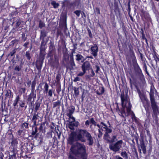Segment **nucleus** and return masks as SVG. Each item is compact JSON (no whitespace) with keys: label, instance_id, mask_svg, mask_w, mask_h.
<instances>
[{"label":"nucleus","instance_id":"obj_1","mask_svg":"<svg viewBox=\"0 0 159 159\" xmlns=\"http://www.w3.org/2000/svg\"><path fill=\"white\" fill-rule=\"evenodd\" d=\"M130 76L132 80L136 81L138 78L143 84L146 83L144 76L138 64L135 53L130 48Z\"/></svg>","mask_w":159,"mask_h":159},{"label":"nucleus","instance_id":"obj_2","mask_svg":"<svg viewBox=\"0 0 159 159\" xmlns=\"http://www.w3.org/2000/svg\"><path fill=\"white\" fill-rule=\"evenodd\" d=\"M156 90L152 84L151 85L150 92L149 93L151 107L153 111V115L155 117H157L159 110L157 103L156 101L154 96V91Z\"/></svg>","mask_w":159,"mask_h":159},{"label":"nucleus","instance_id":"obj_3","mask_svg":"<svg viewBox=\"0 0 159 159\" xmlns=\"http://www.w3.org/2000/svg\"><path fill=\"white\" fill-rule=\"evenodd\" d=\"M132 138H130V140H131L133 144L131 145V149H136L135 146V143L134 142L135 140L138 145L139 149H140L139 147H140L141 149H146V147L148 145V141L147 140L145 141L144 140V137L143 136H141L140 138L139 139V141L138 142V139L139 137L138 134H136L133 136L132 135H131Z\"/></svg>","mask_w":159,"mask_h":159},{"label":"nucleus","instance_id":"obj_4","mask_svg":"<svg viewBox=\"0 0 159 159\" xmlns=\"http://www.w3.org/2000/svg\"><path fill=\"white\" fill-rule=\"evenodd\" d=\"M78 138L80 141L85 142L86 140L89 145H92L93 143V140L91 134L85 129H80V133Z\"/></svg>","mask_w":159,"mask_h":159},{"label":"nucleus","instance_id":"obj_5","mask_svg":"<svg viewBox=\"0 0 159 159\" xmlns=\"http://www.w3.org/2000/svg\"><path fill=\"white\" fill-rule=\"evenodd\" d=\"M69 153L70 159H87L85 150H70Z\"/></svg>","mask_w":159,"mask_h":159},{"label":"nucleus","instance_id":"obj_6","mask_svg":"<svg viewBox=\"0 0 159 159\" xmlns=\"http://www.w3.org/2000/svg\"><path fill=\"white\" fill-rule=\"evenodd\" d=\"M80 133V129L78 130L76 134L75 132H72L71 133L68 139V143L69 144L72 145L75 141L80 140L78 138V136Z\"/></svg>","mask_w":159,"mask_h":159},{"label":"nucleus","instance_id":"obj_7","mask_svg":"<svg viewBox=\"0 0 159 159\" xmlns=\"http://www.w3.org/2000/svg\"><path fill=\"white\" fill-rule=\"evenodd\" d=\"M141 100L145 110L146 111H148L150 104L148 99L145 96L143 95Z\"/></svg>","mask_w":159,"mask_h":159},{"label":"nucleus","instance_id":"obj_8","mask_svg":"<svg viewBox=\"0 0 159 159\" xmlns=\"http://www.w3.org/2000/svg\"><path fill=\"white\" fill-rule=\"evenodd\" d=\"M140 15L143 20L148 21L151 19L149 14L143 10L140 11Z\"/></svg>","mask_w":159,"mask_h":159},{"label":"nucleus","instance_id":"obj_9","mask_svg":"<svg viewBox=\"0 0 159 159\" xmlns=\"http://www.w3.org/2000/svg\"><path fill=\"white\" fill-rule=\"evenodd\" d=\"M92 66L90 62L88 61H86L84 62L82 65L81 68L86 72L87 70H89L91 69Z\"/></svg>","mask_w":159,"mask_h":159},{"label":"nucleus","instance_id":"obj_10","mask_svg":"<svg viewBox=\"0 0 159 159\" xmlns=\"http://www.w3.org/2000/svg\"><path fill=\"white\" fill-rule=\"evenodd\" d=\"M131 106L132 105H131L130 103V115L131 116L133 121L135 122L136 124L138 125L139 123V122L138 118L136 117L134 112L131 110Z\"/></svg>","mask_w":159,"mask_h":159},{"label":"nucleus","instance_id":"obj_11","mask_svg":"<svg viewBox=\"0 0 159 159\" xmlns=\"http://www.w3.org/2000/svg\"><path fill=\"white\" fill-rule=\"evenodd\" d=\"M74 148L77 149H85V146L83 144L77 142L75 145H72L70 149H73Z\"/></svg>","mask_w":159,"mask_h":159},{"label":"nucleus","instance_id":"obj_12","mask_svg":"<svg viewBox=\"0 0 159 159\" xmlns=\"http://www.w3.org/2000/svg\"><path fill=\"white\" fill-rule=\"evenodd\" d=\"M98 49V47L96 44H95L93 46H92L91 48V50L92 52L91 54L95 57L97 56Z\"/></svg>","mask_w":159,"mask_h":159},{"label":"nucleus","instance_id":"obj_13","mask_svg":"<svg viewBox=\"0 0 159 159\" xmlns=\"http://www.w3.org/2000/svg\"><path fill=\"white\" fill-rule=\"evenodd\" d=\"M122 145V140H120L118 141L113 147H110V149H120Z\"/></svg>","mask_w":159,"mask_h":159},{"label":"nucleus","instance_id":"obj_14","mask_svg":"<svg viewBox=\"0 0 159 159\" xmlns=\"http://www.w3.org/2000/svg\"><path fill=\"white\" fill-rule=\"evenodd\" d=\"M79 123L78 122H70L68 124V127L71 130H74L75 129V127H77Z\"/></svg>","mask_w":159,"mask_h":159},{"label":"nucleus","instance_id":"obj_15","mask_svg":"<svg viewBox=\"0 0 159 159\" xmlns=\"http://www.w3.org/2000/svg\"><path fill=\"white\" fill-rule=\"evenodd\" d=\"M75 110V107L73 106H72L70 107L67 111V116L68 117H70L74 113Z\"/></svg>","mask_w":159,"mask_h":159},{"label":"nucleus","instance_id":"obj_16","mask_svg":"<svg viewBox=\"0 0 159 159\" xmlns=\"http://www.w3.org/2000/svg\"><path fill=\"white\" fill-rule=\"evenodd\" d=\"M47 42H45V41H42L40 48V52H45L46 49V45Z\"/></svg>","mask_w":159,"mask_h":159},{"label":"nucleus","instance_id":"obj_17","mask_svg":"<svg viewBox=\"0 0 159 159\" xmlns=\"http://www.w3.org/2000/svg\"><path fill=\"white\" fill-rule=\"evenodd\" d=\"M45 52H40L39 53V60L41 62V66L42 65L43 61L45 58Z\"/></svg>","mask_w":159,"mask_h":159},{"label":"nucleus","instance_id":"obj_18","mask_svg":"<svg viewBox=\"0 0 159 159\" xmlns=\"http://www.w3.org/2000/svg\"><path fill=\"white\" fill-rule=\"evenodd\" d=\"M112 129H111L108 128L106 129L105 130V134L104 135V138L105 139H106V138L109 137V134L112 132Z\"/></svg>","mask_w":159,"mask_h":159},{"label":"nucleus","instance_id":"obj_19","mask_svg":"<svg viewBox=\"0 0 159 159\" xmlns=\"http://www.w3.org/2000/svg\"><path fill=\"white\" fill-rule=\"evenodd\" d=\"M121 99L122 102V104L123 106H124L126 105L127 102V98L125 95L121 94Z\"/></svg>","mask_w":159,"mask_h":159},{"label":"nucleus","instance_id":"obj_20","mask_svg":"<svg viewBox=\"0 0 159 159\" xmlns=\"http://www.w3.org/2000/svg\"><path fill=\"white\" fill-rule=\"evenodd\" d=\"M38 112L36 114L35 113L34 114L33 117L32 119V120L33 121L34 125H36V120L38 119L39 117Z\"/></svg>","mask_w":159,"mask_h":159},{"label":"nucleus","instance_id":"obj_21","mask_svg":"<svg viewBox=\"0 0 159 159\" xmlns=\"http://www.w3.org/2000/svg\"><path fill=\"white\" fill-rule=\"evenodd\" d=\"M47 32L45 30H43L41 31L40 39L42 40V41H44V38L47 36Z\"/></svg>","mask_w":159,"mask_h":159},{"label":"nucleus","instance_id":"obj_22","mask_svg":"<svg viewBox=\"0 0 159 159\" xmlns=\"http://www.w3.org/2000/svg\"><path fill=\"white\" fill-rule=\"evenodd\" d=\"M9 159H13V158H15L16 156V153L14 150H11L9 152Z\"/></svg>","mask_w":159,"mask_h":159},{"label":"nucleus","instance_id":"obj_23","mask_svg":"<svg viewBox=\"0 0 159 159\" xmlns=\"http://www.w3.org/2000/svg\"><path fill=\"white\" fill-rule=\"evenodd\" d=\"M146 132H147V134L149 138V143L148 145L149 147V149H152V144H151V142H152V141H151V135L150 134V132L149 131L148 129L146 130Z\"/></svg>","mask_w":159,"mask_h":159},{"label":"nucleus","instance_id":"obj_24","mask_svg":"<svg viewBox=\"0 0 159 159\" xmlns=\"http://www.w3.org/2000/svg\"><path fill=\"white\" fill-rule=\"evenodd\" d=\"M70 64L71 68L70 69L72 70L74 69V67L75 66V64L74 61L73 53L72 54V55L70 56Z\"/></svg>","mask_w":159,"mask_h":159},{"label":"nucleus","instance_id":"obj_25","mask_svg":"<svg viewBox=\"0 0 159 159\" xmlns=\"http://www.w3.org/2000/svg\"><path fill=\"white\" fill-rule=\"evenodd\" d=\"M109 142H113L117 140L116 136L115 135L112 136V139L110 138L109 137L108 138H106V139Z\"/></svg>","mask_w":159,"mask_h":159},{"label":"nucleus","instance_id":"obj_26","mask_svg":"<svg viewBox=\"0 0 159 159\" xmlns=\"http://www.w3.org/2000/svg\"><path fill=\"white\" fill-rule=\"evenodd\" d=\"M76 60L77 61H80L83 60L81 62H83L85 60V59H84V57L81 55L78 54L76 55Z\"/></svg>","mask_w":159,"mask_h":159},{"label":"nucleus","instance_id":"obj_27","mask_svg":"<svg viewBox=\"0 0 159 159\" xmlns=\"http://www.w3.org/2000/svg\"><path fill=\"white\" fill-rule=\"evenodd\" d=\"M45 124L46 122H44L41 124L39 128L40 131L42 132H43V130L44 131H45V129L46 128V127L45 126Z\"/></svg>","mask_w":159,"mask_h":159},{"label":"nucleus","instance_id":"obj_28","mask_svg":"<svg viewBox=\"0 0 159 159\" xmlns=\"http://www.w3.org/2000/svg\"><path fill=\"white\" fill-rule=\"evenodd\" d=\"M104 92V89L103 87L99 88V90L97 91V93L99 95L102 94Z\"/></svg>","mask_w":159,"mask_h":159},{"label":"nucleus","instance_id":"obj_29","mask_svg":"<svg viewBox=\"0 0 159 159\" xmlns=\"http://www.w3.org/2000/svg\"><path fill=\"white\" fill-rule=\"evenodd\" d=\"M35 109L34 110V112L36 113L37 111L39 109L40 106V103L39 102H36L34 105Z\"/></svg>","mask_w":159,"mask_h":159},{"label":"nucleus","instance_id":"obj_30","mask_svg":"<svg viewBox=\"0 0 159 159\" xmlns=\"http://www.w3.org/2000/svg\"><path fill=\"white\" fill-rule=\"evenodd\" d=\"M9 138L10 140V142H11V145L12 146H13V145L15 143H16V140H15L14 139L13 136L12 134H11L10 135Z\"/></svg>","mask_w":159,"mask_h":159},{"label":"nucleus","instance_id":"obj_31","mask_svg":"<svg viewBox=\"0 0 159 159\" xmlns=\"http://www.w3.org/2000/svg\"><path fill=\"white\" fill-rule=\"evenodd\" d=\"M143 69L144 71L146 72L148 75H149V74L147 70V67L145 62H143Z\"/></svg>","mask_w":159,"mask_h":159},{"label":"nucleus","instance_id":"obj_32","mask_svg":"<svg viewBox=\"0 0 159 159\" xmlns=\"http://www.w3.org/2000/svg\"><path fill=\"white\" fill-rule=\"evenodd\" d=\"M51 4L53 6L54 8H57L59 6V4L58 3H57L56 1H54L52 2Z\"/></svg>","mask_w":159,"mask_h":159},{"label":"nucleus","instance_id":"obj_33","mask_svg":"<svg viewBox=\"0 0 159 159\" xmlns=\"http://www.w3.org/2000/svg\"><path fill=\"white\" fill-rule=\"evenodd\" d=\"M46 137L49 139L50 142L51 141V140L52 139V133L49 132L47 134Z\"/></svg>","mask_w":159,"mask_h":159},{"label":"nucleus","instance_id":"obj_34","mask_svg":"<svg viewBox=\"0 0 159 159\" xmlns=\"http://www.w3.org/2000/svg\"><path fill=\"white\" fill-rule=\"evenodd\" d=\"M38 131V129L37 127H33L32 128V135H34L36 134Z\"/></svg>","mask_w":159,"mask_h":159},{"label":"nucleus","instance_id":"obj_35","mask_svg":"<svg viewBox=\"0 0 159 159\" xmlns=\"http://www.w3.org/2000/svg\"><path fill=\"white\" fill-rule=\"evenodd\" d=\"M73 89L74 91L75 94V96H77L79 94V88L74 87Z\"/></svg>","mask_w":159,"mask_h":159},{"label":"nucleus","instance_id":"obj_36","mask_svg":"<svg viewBox=\"0 0 159 159\" xmlns=\"http://www.w3.org/2000/svg\"><path fill=\"white\" fill-rule=\"evenodd\" d=\"M45 85L44 86V92L47 93L48 91V89L49 86L47 83H44Z\"/></svg>","mask_w":159,"mask_h":159},{"label":"nucleus","instance_id":"obj_37","mask_svg":"<svg viewBox=\"0 0 159 159\" xmlns=\"http://www.w3.org/2000/svg\"><path fill=\"white\" fill-rule=\"evenodd\" d=\"M90 70H91V74H90L89 75H87V76L89 78H90L91 77H93L95 75V73L93 69H92V67L91 68V69H90Z\"/></svg>","mask_w":159,"mask_h":159},{"label":"nucleus","instance_id":"obj_38","mask_svg":"<svg viewBox=\"0 0 159 159\" xmlns=\"http://www.w3.org/2000/svg\"><path fill=\"white\" fill-rule=\"evenodd\" d=\"M61 102L60 101L58 100L57 102H55L53 103V107H55L57 106H60V105Z\"/></svg>","mask_w":159,"mask_h":159},{"label":"nucleus","instance_id":"obj_39","mask_svg":"<svg viewBox=\"0 0 159 159\" xmlns=\"http://www.w3.org/2000/svg\"><path fill=\"white\" fill-rule=\"evenodd\" d=\"M22 29V28H20L19 27L18 28H16V27L15 28H13L11 30V32L13 33H14L16 31L18 30H20Z\"/></svg>","mask_w":159,"mask_h":159},{"label":"nucleus","instance_id":"obj_40","mask_svg":"<svg viewBox=\"0 0 159 159\" xmlns=\"http://www.w3.org/2000/svg\"><path fill=\"white\" fill-rule=\"evenodd\" d=\"M50 44L49 46V49L50 51L51 52L54 50V46L53 45V43H52L51 41L50 42Z\"/></svg>","mask_w":159,"mask_h":159},{"label":"nucleus","instance_id":"obj_41","mask_svg":"<svg viewBox=\"0 0 159 159\" xmlns=\"http://www.w3.org/2000/svg\"><path fill=\"white\" fill-rule=\"evenodd\" d=\"M140 54V55H139V56L141 60L143 61V62H145V61H146V58L144 57V56L143 55V54Z\"/></svg>","mask_w":159,"mask_h":159},{"label":"nucleus","instance_id":"obj_42","mask_svg":"<svg viewBox=\"0 0 159 159\" xmlns=\"http://www.w3.org/2000/svg\"><path fill=\"white\" fill-rule=\"evenodd\" d=\"M45 24L41 20H40L39 21V27L41 29L43 27L45 26Z\"/></svg>","mask_w":159,"mask_h":159},{"label":"nucleus","instance_id":"obj_43","mask_svg":"<svg viewBox=\"0 0 159 159\" xmlns=\"http://www.w3.org/2000/svg\"><path fill=\"white\" fill-rule=\"evenodd\" d=\"M6 97L9 98L11 97V92L10 90L7 91L6 94Z\"/></svg>","mask_w":159,"mask_h":159},{"label":"nucleus","instance_id":"obj_44","mask_svg":"<svg viewBox=\"0 0 159 159\" xmlns=\"http://www.w3.org/2000/svg\"><path fill=\"white\" fill-rule=\"evenodd\" d=\"M36 83L35 81H34L32 82V85H31V88H32V91H33L34 90V88L36 85Z\"/></svg>","mask_w":159,"mask_h":159},{"label":"nucleus","instance_id":"obj_45","mask_svg":"<svg viewBox=\"0 0 159 159\" xmlns=\"http://www.w3.org/2000/svg\"><path fill=\"white\" fill-rule=\"evenodd\" d=\"M141 35H142V39L143 40H144V39H145L146 38V37L145 34L144 33L143 30V29H142V32H141Z\"/></svg>","mask_w":159,"mask_h":159},{"label":"nucleus","instance_id":"obj_46","mask_svg":"<svg viewBox=\"0 0 159 159\" xmlns=\"http://www.w3.org/2000/svg\"><path fill=\"white\" fill-rule=\"evenodd\" d=\"M18 101L19 98L17 97L16 99L14 100V102L13 103V106H14L15 108H16L15 107Z\"/></svg>","mask_w":159,"mask_h":159},{"label":"nucleus","instance_id":"obj_47","mask_svg":"<svg viewBox=\"0 0 159 159\" xmlns=\"http://www.w3.org/2000/svg\"><path fill=\"white\" fill-rule=\"evenodd\" d=\"M21 24V21L20 20H18L16 22V23L15 27L17 28H18V27Z\"/></svg>","mask_w":159,"mask_h":159},{"label":"nucleus","instance_id":"obj_48","mask_svg":"<svg viewBox=\"0 0 159 159\" xmlns=\"http://www.w3.org/2000/svg\"><path fill=\"white\" fill-rule=\"evenodd\" d=\"M25 56L28 60H30V59L31 57L30 56V54L29 52L27 51L26 52Z\"/></svg>","mask_w":159,"mask_h":159},{"label":"nucleus","instance_id":"obj_49","mask_svg":"<svg viewBox=\"0 0 159 159\" xmlns=\"http://www.w3.org/2000/svg\"><path fill=\"white\" fill-rule=\"evenodd\" d=\"M81 11L80 10H77L74 12V13L75 14L77 17H79Z\"/></svg>","mask_w":159,"mask_h":159},{"label":"nucleus","instance_id":"obj_50","mask_svg":"<svg viewBox=\"0 0 159 159\" xmlns=\"http://www.w3.org/2000/svg\"><path fill=\"white\" fill-rule=\"evenodd\" d=\"M22 127L28 129V124L26 122L23 123L22 124Z\"/></svg>","mask_w":159,"mask_h":159},{"label":"nucleus","instance_id":"obj_51","mask_svg":"<svg viewBox=\"0 0 159 159\" xmlns=\"http://www.w3.org/2000/svg\"><path fill=\"white\" fill-rule=\"evenodd\" d=\"M82 72H80L77 74L78 76H82L86 72L84 70H82Z\"/></svg>","mask_w":159,"mask_h":159},{"label":"nucleus","instance_id":"obj_52","mask_svg":"<svg viewBox=\"0 0 159 159\" xmlns=\"http://www.w3.org/2000/svg\"><path fill=\"white\" fill-rule=\"evenodd\" d=\"M90 122L93 125H96V122L94 120L93 118H91L90 119Z\"/></svg>","mask_w":159,"mask_h":159},{"label":"nucleus","instance_id":"obj_53","mask_svg":"<svg viewBox=\"0 0 159 159\" xmlns=\"http://www.w3.org/2000/svg\"><path fill=\"white\" fill-rule=\"evenodd\" d=\"M53 91L52 89H49L48 91V95L50 97H52V95Z\"/></svg>","mask_w":159,"mask_h":159},{"label":"nucleus","instance_id":"obj_54","mask_svg":"<svg viewBox=\"0 0 159 159\" xmlns=\"http://www.w3.org/2000/svg\"><path fill=\"white\" fill-rule=\"evenodd\" d=\"M140 50L138 48H137V49H136L135 52L138 55H140V54H142L140 52Z\"/></svg>","mask_w":159,"mask_h":159},{"label":"nucleus","instance_id":"obj_55","mask_svg":"<svg viewBox=\"0 0 159 159\" xmlns=\"http://www.w3.org/2000/svg\"><path fill=\"white\" fill-rule=\"evenodd\" d=\"M21 69V67H20L19 66H16L14 70L16 71H19Z\"/></svg>","mask_w":159,"mask_h":159},{"label":"nucleus","instance_id":"obj_56","mask_svg":"<svg viewBox=\"0 0 159 159\" xmlns=\"http://www.w3.org/2000/svg\"><path fill=\"white\" fill-rule=\"evenodd\" d=\"M95 11L96 12L97 14L99 15V14H100V9L98 7H96L95 8Z\"/></svg>","mask_w":159,"mask_h":159},{"label":"nucleus","instance_id":"obj_57","mask_svg":"<svg viewBox=\"0 0 159 159\" xmlns=\"http://www.w3.org/2000/svg\"><path fill=\"white\" fill-rule=\"evenodd\" d=\"M16 49H14L9 54V55H10L11 56H12L13 54L16 52Z\"/></svg>","mask_w":159,"mask_h":159},{"label":"nucleus","instance_id":"obj_58","mask_svg":"<svg viewBox=\"0 0 159 159\" xmlns=\"http://www.w3.org/2000/svg\"><path fill=\"white\" fill-rule=\"evenodd\" d=\"M98 131L99 132V134H98V137L100 138L102 137V132L101 131L100 129H98Z\"/></svg>","mask_w":159,"mask_h":159},{"label":"nucleus","instance_id":"obj_59","mask_svg":"<svg viewBox=\"0 0 159 159\" xmlns=\"http://www.w3.org/2000/svg\"><path fill=\"white\" fill-rule=\"evenodd\" d=\"M60 74H57V75L56 77V79L57 80V81H59L60 80Z\"/></svg>","mask_w":159,"mask_h":159},{"label":"nucleus","instance_id":"obj_60","mask_svg":"<svg viewBox=\"0 0 159 159\" xmlns=\"http://www.w3.org/2000/svg\"><path fill=\"white\" fill-rule=\"evenodd\" d=\"M80 78L78 77H75V78L74 80V81L75 82H77V81H80Z\"/></svg>","mask_w":159,"mask_h":159},{"label":"nucleus","instance_id":"obj_61","mask_svg":"<svg viewBox=\"0 0 159 159\" xmlns=\"http://www.w3.org/2000/svg\"><path fill=\"white\" fill-rule=\"evenodd\" d=\"M70 119H71L73 120V121H72L71 122H76L75 121V118L73 116H71L70 117H69Z\"/></svg>","mask_w":159,"mask_h":159},{"label":"nucleus","instance_id":"obj_62","mask_svg":"<svg viewBox=\"0 0 159 159\" xmlns=\"http://www.w3.org/2000/svg\"><path fill=\"white\" fill-rule=\"evenodd\" d=\"M88 31L89 34V37L91 38H92V34L91 33V31L90 30H88Z\"/></svg>","mask_w":159,"mask_h":159},{"label":"nucleus","instance_id":"obj_63","mask_svg":"<svg viewBox=\"0 0 159 159\" xmlns=\"http://www.w3.org/2000/svg\"><path fill=\"white\" fill-rule=\"evenodd\" d=\"M96 70L95 71V72L96 73H98V72L99 70H100L99 67L98 66H96Z\"/></svg>","mask_w":159,"mask_h":159},{"label":"nucleus","instance_id":"obj_64","mask_svg":"<svg viewBox=\"0 0 159 159\" xmlns=\"http://www.w3.org/2000/svg\"><path fill=\"white\" fill-rule=\"evenodd\" d=\"M23 132V131L22 130H19L18 132H17V134L19 135H20L22 133V132Z\"/></svg>","mask_w":159,"mask_h":159}]
</instances>
